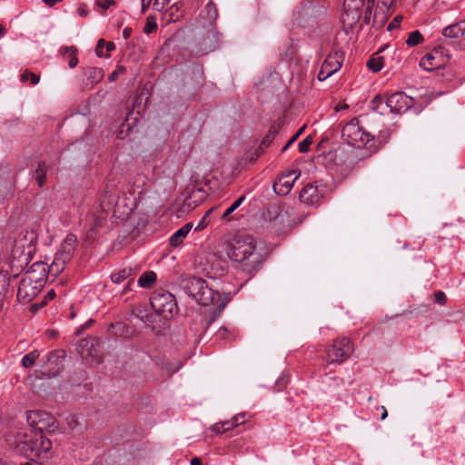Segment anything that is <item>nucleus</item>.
<instances>
[{"mask_svg":"<svg viewBox=\"0 0 465 465\" xmlns=\"http://www.w3.org/2000/svg\"><path fill=\"white\" fill-rule=\"evenodd\" d=\"M26 420L31 427L29 430L43 433L45 430L52 433L57 430L56 419L44 411H29L26 412Z\"/></svg>","mask_w":465,"mask_h":465,"instance_id":"1a4fd4ad","label":"nucleus"},{"mask_svg":"<svg viewBox=\"0 0 465 465\" xmlns=\"http://www.w3.org/2000/svg\"><path fill=\"white\" fill-rule=\"evenodd\" d=\"M381 410L382 411L381 414V420H385L388 416V412H387V410L385 409L384 406H381Z\"/></svg>","mask_w":465,"mask_h":465,"instance_id":"603ef678","label":"nucleus"},{"mask_svg":"<svg viewBox=\"0 0 465 465\" xmlns=\"http://www.w3.org/2000/svg\"><path fill=\"white\" fill-rule=\"evenodd\" d=\"M82 358H87V356L84 355V352H82Z\"/></svg>","mask_w":465,"mask_h":465,"instance_id":"0e129e2a","label":"nucleus"},{"mask_svg":"<svg viewBox=\"0 0 465 465\" xmlns=\"http://www.w3.org/2000/svg\"><path fill=\"white\" fill-rule=\"evenodd\" d=\"M390 137L388 130L380 131L378 134H373V139L368 145L367 149L371 153H376L384 143H386Z\"/></svg>","mask_w":465,"mask_h":465,"instance_id":"6ab92c4d","label":"nucleus"},{"mask_svg":"<svg viewBox=\"0 0 465 465\" xmlns=\"http://www.w3.org/2000/svg\"><path fill=\"white\" fill-rule=\"evenodd\" d=\"M39 351L35 350L27 354H25L22 359V365L25 368H30L32 367L35 361L39 358Z\"/></svg>","mask_w":465,"mask_h":465,"instance_id":"cd10ccee","label":"nucleus"},{"mask_svg":"<svg viewBox=\"0 0 465 465\" xmlns=\"http://www.w3.org/2000/svg\"><path fill=\"white\" fill-rule=\"evenodd\" d=\"M46 5L54 6L55 4L60 3L62 0H42Z\"/></svg>","mask_w":465,"mask_h":465,"instance_id":"09e8293b","label":"nucleus"},{"mask_svg":"<svg viewBox=\"0 0 465 465\" xmlns=\"http://www.w3.org/2000/svg\"><path fill=\"white\" fill-rule=\"evenodd\" d=\"M104 45H105V41L104 39L98 40L96 48H95V53H96L97 56H99V57L104 56L103 49L104 47Z\"/></svg>","mask_w":465,"mask_h":465,"instance_id":"58836bf2","label":"nucleus"},{"mask_svg":"<svg viewBox=\"0 0 465 465\" xmlns=\"http://www.w3.org/2000/svg\"><path fill=\"white\" fill-rule=\"evenodd\" d=\"M38 282L37 280L34 279L33 275L26 274L20 281L18 290H17V297L19 300L31 302L40 292V286L36 285Z\"/></svg>","mask_w":465,"mask_h":465,"instance_id":"4468645a","label":"nucleus"},{"mask_svg":"<svg viewBox=\"0 0 465 465\" xmlns=\"http://www.w3.org/2000/svg\"><path fill=\"white\" fill-rule=\"evenodd\" d=\"M343 141L355 147L367 146L373 139V134L364 130L359 124L358 119L354 118L347 123L341 131Z\"/></svg>","mask_w":465,"mask_h":465,"instance_id":"39448f33","label":"nucleus"},{"mask_svg":"<svg viewBox=\"0 0 465 465\" xmlns=\"http://www.w3.org/2000/svg\"><path fill=\"white\" fill-rule=\"evenodd\" d=\"M104 46L106 47V50L109 53L112 52L113 50H114V48H115V45L113 42H105Z\"/></svg>","mask_w":465,"mask_h":465,"instance_id":"de8ad7c7","label":"nucleus"},{"mask_svg":"<svg viewBox=\"0 0 465 465\" xmlns=\"http://www.w3.org/2000/svg\"><path fill=\"white\" fill-rule=\"evenodd\" d=\"M245 200V196L239 197L226 211L223 213L222 218L226 219L232 214Z\"/></svg>","mask_w":465,"mask_h":465,"instance_id":"2f4dec72","label":"nucleus"},{"mask_svg":"<svg viewBox=\"0 0 465 465\" xmlns=\"http://www.w3.org/2000/svg\"><path fill=\"white\" fill-rule=\"evenodd\" d=\"M371 108L380 114H384L389 106H387V101L384 103L383 98L378 94L371 100Z\"/></svg>","mask_w":465,"mask_h":465,"instance_id":"b1692460","label":"nucleus"},{"mask_svg":"<svg viewBox=\"0 0 465 465\" xmlns=\"http://www.w3.org/2000/svg\"><path fill=\"white\" fill-rule=\"evenodd\" d=\"M222 425L221 427L223 428V430L225 432V431H229L231 430H232L233 428L237 427L234 422H232V420H224V421H222L221 422Z\"/></svg>","mask_w":465,"mask_h":465,"instance_id":"e433bc0d","label":"nucleus"},{"mask_svg":"<svg viewBox=\"0 0 465 465\" xmlns=\"http://www.w3.org/2000/svg\"><path fill=\"white\" fill-rule=\"evenodd\" d=\"M434 301L440 305H444L447 302V296L443 292L438 291L434 293Z\"/></svg>","mask_w":465,"mask_h":465,"instance_id":"f704fd0d","label":"nucleus"},{"mask_svg":"<svg viewBox=\"0 0 465 465\" xmlns=\"http://www.w3.org/2000/svg\"><path fill=\"white\" fill-rule=\"evenodd\" d=\"M5 34L6 29L3 25H0V37L4 36Z\"/></svg>","mask_w":465,"mask_h":465,"instance_id":"bf43d9fd","label":"nucleus"},{"mask_svg":"<svg viewBox=\"0 0 465 465\" xmlns=\"http://www.w3.org/2000/svg\"><path fill=\"white\" fill-rule=\"evenodd\" d=\"M85 75L92 86L98 84L104 77L103 70L97 67H89L85 70Z\"/></svg>","mask_w":465,"mask_h":465,"instance_id":"4be33fe9","label":"nucleus"},{"mask_svg":"<svg viewBox=\"0 0 465 465\" xmlns=\"http://www.w3.org/2000/svg\"><path fill=\"white\" fill-rule=\"evenodd\" d=\"M182 290L203 306L215 305L223 310L229 302L228 295L213 290L206 281L194 276L184 277L180 282Z\"/></svg>","mask_w":465,"mask_h":465,"instance_id":"7ed1b4c3","label":"nucleus"},{"mask_svg":"<svg viewBox=\"0 0 465 465\" xmlns=\"http://www.w3.org/2000/svg\"><path fill=\"white\" fill-rule=\"evenodd\" d=\"M28 79H30L32 84H36L40 81V76L38 74H34V73L28 72V71H25L20 75V80H21V82L25 83Z\"/></svg>","mask_w":465,"mask_h":465,"instance_id":"473e14b6","label":"nucleus"},{"mask_svg":"<svg viewBox=\"0 0 465 465\" xmlns=\"http://www.w3.org/2000/svg\"><path fill=\"white\" fill-rule=\"evenodd\" d=\"M300 176L301 172L299 170H292L288 173L282 174L274 183L273 191L279 195H287Z\"/></svg>","mask_w":465,"mask_h":465,"instance_id":"dca6fc26","label":"nucleus"},{"mask_svg":"<svg viewBox=\"0 0 465 465\" xmlns=\"http://www.w3.org/2000/svg\"><path fill=\"white\" fill-rule=\"evenodd\" d=\"M32 308H34V309H37V306H35V305H32Z\"/></svg>","mask_w":465,"mask_h":465,"instance_id":"774afa93","label":"nucleus"},{"mask_svg":"<svg viewBox=\"0 0 465 465\" xmlns=\"http://www.w3.org/2000/svg\"><path fill=\"white\" fill-rule=\"evenodd\" d=\"M221 425H222L221 422L214 423L213 425L211 426V430L217 434L224 432L223 430V428L221 427Z\"/></svg>","mask_w":465,"mask_h":465,"instance_id":"37998d69","label":"nucleus"},{"mask_svg":"<svg viewBox=\"0 0 465 465\" xmlns=\"http://www.w3.org/2000/svg\"><path fill=\"white\" fill-rule=\"evenodd\" d=\"M192 229V225L190 223L184 224L183 227L178 229L170 238V243L173 247L179 246L183 239L188 235Z\"/></svg>","mask_w":465,"mask_h":465,"instance_id":"412c9836","label":"nucleus"},{"mask_svg":"<svg viewBox=\"0 0 465 465\" xmlns=\"http://www.w3.org/2000/svg\"><path fill=\"white\" fill-rule=\"evenodd\" d=\"M367 66L369 69H371L373 72H379L383 67V60L381 57L371 58L367 62Z\"/></svg>","mask_w":465,"mask_h":465,"instance_id":"c756f323","label":"nucleus"},{"mask_svg":"<svg viewBox=\"0 0 465 465\" xmlns=\"http://www.w3.org/2000/svg\"><path fill=\"white\" fill-rule=\"evenodd\" d=\"M305 126H302L296 134H299V135L303 132Z\"/></svg>","mask_w":465,"mask_h":465,"instance_id":"680f3d73","label":"nucleus"},{"mask_svg":"<svg viewBox=\"0 0 465 465\" xmlns=\"http://www.w3.org/2000/svg\"><path fill=\"white\" fill-rule=\"evenodd\" d=\"M216 45L213 42L210 43V45L205 44V46L203 48H201L197 50V53L200 54H206L209 52H212L215 49Z\"/></svg>","mask_w":465,"mask_h":465,"instance_id":"4c0bfd02","label":"nucleus"},{"mask_svg":"<svg viewBox=\"0 0 465 465\" xmlns=\"http://www.w3.org/2000/svg\"><path fill=\"white\" fill-rule=\"evenodd\" d=\"M131 34H132V29L130 27H125L123 30V36L126 40L131 36Z\"/></svg>","mask_w":465,"mask_h":465,"instance_id":"49530a36","label":"nucleus"},{"mask_svg":"<svg viewBox=\"0 0 465 465\" xmlns=\"http://www.w3.org/2000/svg\"><path fill=\"white\" fill-rule=\"evenodd\" d=\"M380 2L384 5L385 7H390L393 4L394 0H380Z\"/></svg>","mask_w":465,"mask_h":465,"instance_id":"3c124183","label":"nucleus"},{"mask_svg":"<svg viewBox=\"0 0 465 465\" xmlns=\"http://www.w3.org/2000/svg\"><path fill=\"white\" fill-rule=\"evenodd\" d=\"M151 3H152V0H142V12L143 13H145L147 11Z\"/></svg>","mask_w":465,"mask_h":465,"instance_id":"a18cd8bd","label":"nucleus"},{"mask_svg":"<svg viewBox=\"0 0 465 465\" xmlns=\"http://www.w3.org/2000/svg\"><path fill=\"white\" fill-rule=\"evenodd\" d=\"M342 62L343 56L341 53L336 51L328 54L318 73V80L324 81L338 72L342 65Z\"/></svg>","mask_w":465,"mask_h":465,"instance_id":"ddd939ff","label":"nucleus"},{"mask_svg":"<svg viewBox=\"0 0 465 465\" xmlns=\"http://www.w3.org/2000/svg\"><path fill=\"white\" fill-rule=\"evenodd\" d=\"M156 27H157V25H156L155 22H151L148 20L144 26L143 32L145 34H151L156 29Z\"/></svg>","mask_w":465,"mask_h":465,"instance_id":"ea45409f","label":"nucleus"},{"mask_svg":"<svg viewBox=\"0 0 465 465\" xmlns=\"http://www.w3.org/2000/svg\"><path fill=\"white\" fill-rule=\"evenodd\" d=\"M424 42V37L419 30L411 31L406 39L409 47H414Z\"/></svg>","mask_w":465,"mask_h":465,"instance_id":"a878e982","label":"nucleus"},{"mask_svg":"<svg viewBox=\"0 0 465 465\" xmlns=\"http://www.w3.org/2000/svg\"><path fill=\"white\" fill-rule=\"evenodd\" d=\"M446 50L442 46L434 48L430 53L425 54L420 61V66L426 71H432L444 67L449 60Z\"/></svg>","mask_w":465,"mask_h":465,"instance_id":"f8f14e48","label":"nucleus"},{"mask_svg":"<svg viewBox=\"0 0 465 465\" xmlns=\"http://www.w3.org/2000/svg\"><path fill=\"white\" fill-rule=\"evenodd\" d=\"M354 351L353 344L350 338L340 337L333 341L326 350V364H341L346 361Z\"/></svg>","mask_w":465,"mask_h":465,"instance_id":"423d86ee","label":"nucleus"},{"mask_svg":"<svg viewBox=\"0 0 465 465\" xmlns=\"http://www.w3.org/2000/svg\"><path fill=\"white\" fill-rule=\"evenodd\" d=\"M413 105V99L402 92L392 94L387 99V106L392 114H402Z\"/></svg>","mask_w":465,"mask_h":465,"instance_id":"2eb2a0df","label":"nucleus"},{"mask_svg":"<svg viewBox=\"0 0 465 465\" xmlns=\"http://www.w3.org/2000/svg\"><path fill=\"white\" fill-rule=\"evenodd\" d=\"M228 257L242 264V269L250 273H255L265 260L262 250H258L256 242L250 235L235 237L228 246Z\"/></svg>","mask_w":465,"mask_h":465,"instance_id":"f03ea898","label":"nucleus"},{"mask_svg":"<svg viewBox=\"0 0 465 465\" xmlns=\"http://www.w3.org/2000/svg\"><path fill=\"white\" fill-rule=\"evenodd\" d=\"M215 335L218 339L225 341H230L235 337L234 331L228 330L226 327L220 328Z\"/></svg>","mask_w":465,"mask_h":465,"instance_id":"c85d7f7f","label":"nucleus"},{"mask_svg":"<svg viewBox=\"0 0 465 465\" xmlns=\"http://www.w3.org/2000/svg\"><path fill=\"white\" fill-rule=\"evenodd\" d=\"M76 242L77 239L74 234H68L65 237L58 252L55 253L53 262L48 268L51 274L55 276L64 271L65 264L74 255Z\"/></svg>","mask_w":465,"mask_h":465,"instance_id":"0eeeda50","label":"nucleus"},{"mask_svg":"<svg viewBox=\"0 0 465 465\" xmlns=\"http://www.w3.org/2000/svg\"><path fill=\"white\" fill-rule=\"evenodd\" d=\"M158 5H159V3H158V0H155V2L153 3V6L158 10Z\"/></svg>","mask_w":465,"mask_h":465,"instance_id":"052dcab7","label":"nucleus"},{"mask_svg":"<svg viewBox=\"0 0 465 465\" xmlns=\"http://www.w3.org/2000/svg\"><path fill=\"white\" fill-rule=\"evenodd\" d=\"M55 296V292L54 290H51L50 292H47L46 294V298L49 299V300H52L54 299Z\"/></svg>","mask_w":465,"mask_h":465,"instance_id":"6e6d98bb","label":"nucleus"},{"mask_svg":"<svg viewBox=\"0 0 465 465\" xmlns=\"http://www.w3.org/2000/svg\"><path fill=\"white\" fill-rule=\"evenodd\" d=\"M155 281L156 273L153 271H148L139 277L138 285L142 288H151Z\"/></svg>","mask_w":465,"mask_h":465,"instance_id":"5701e85b","label":"nucleus"},{"mask_svg":"<svg viewBox=\"0 0 465 465\" xmlns=\"http://www.w3.org/2000/svg\"><path fill=\"white\" fill-rule=\"evenodd\" d=\"M298 137H299V134H294V135H293V136H292V137L288 141V143L283 146V148H282V152L286 151V150L289 148V146H290L292 143H294V141H296V139H297Z\"/></svg>","mask_w":465,"mask_h":465,"instance_id":"c03bdc74","label":"nucleus"},{"mask_svg":"<svg viewBox=\"0 0 465 465\" xmlns=\"http://www.w3.org/2000/svg\"><path fill=\"white\" fill-rule=\"evenodd\" d=\"M82 342H84L86 346L88 345V342L86 341H83Z\"/></svg>","mask_w":465,"mask_h":465,"instance_id":"69168bd1","label":"nucleus"},{"mask_svg":"<svg viewBox=\"0 0 465 465\" xmlns=\"http://www.w3.org/2000/svg\"><path fill=\"white\" fill-rule=\"evenodd\" d=\"M60 54L64 58H68V65L70 68H74L78 64L77 53L78 50L75 46H62L60 48Z\"/></svg>","mask_w":465,"mask_h":465,"instance_id":"aec40b11","label":"nucleus"},{"mask_svg":"<svg viewBox=\"0 0 465 465\" xmlns=\"http://www.w3.org/2000/svg\"><path fill=\"white\" fill-rule=\"evenodd\" d=\"M114 4H115V2L114 0H104V1L99 2L98 5L100 6L101 9L106 10L110 6L114 5Z\"/></svg>","mask_w":465,"mask_h":465,"instance_id":"a19ab883","label":"nucleus"},{"mask_svg":"<svg viewBox=\"0 0 465 465\" xmlns=\"http://www.w3.org/2000/svg\"><path fill=\"white\" fill-rule=\"evenodd\" d=\"M46 166L43 163H38V166L35 172V179L37 182L39 187H42L45 183Z\"/></svg>","mask_w":465,"mask_h":465,"instance_id":"bb28decb","label":"nucleus"},{"mask_svg":"<svg viewBox=\"0 0 465 465\" xmlns=\"http://www.w3.org/2000/svg\"><path fill=\"white\" fill-rule=\"evenodd\" d=\"M459 23L461 28L462 36H465V20L460 21Z\"/></svg>","mask_w":465,"mask_h":465,"instance_id":"4d7b16f0","label":"nucleus"},{"mask_svg":"<svg viewBox=\"0 0 465 465\" xmlns=\"http://www.w3.org/2000/svg\"><path fill=\"white\" fill-rule=\"evenodd\" d=\"M135 207V198L132 194L123 193L122 196H119L115 184L107 183L100 191L93 207L91 226L93 229L100 226L101 221L105 218L106 213L111 209H114L115 216L125 219L129 217Z\"/></svg>","mask_w":465,"mask_h":465,"instance_id":"f257e3e1","label":"nucleus"},{"mask_svg":"<svg viewBox=\"0 0 465 465\" xmlns=\"http://www.w3.org/2000/svg\"><path fill=\"white\" fill-rule=\"evenodd\" d=\"M6 440L19 455L31 460L46 454L52 448L49 439L45 438L43 433L33 430L18 431L15 436H8Z\"/></svg>","mask_w":465,"mask_h":465,"instance_id":"20e7f679","label":"nucleus"},{"mask_svg":"<svg viewBox=\"0 0 465 465\" xmlns=\"http://www.w3.org/2000/svg\"><path fill=\"white\" fill-rule=\"evenodd\" d=\"M205 11L207 13V17L210 21L213 22L218 16V11L216 9L215 5L213 1H209L205 5Z\"/></svg>","mask_w":465,"mask_h":465,"instance_id":"7c9ffc66","label":"nucleus"},{"mask_svg":"<svg viewBox=\"0 0 465 465\" xmlns=\"http://www.w3.org/2000/svg\"><path fill=\"white\" fill-rule=\"evenodd\" d=\"M32 308H34V309H37V306H35V305H32Z\"/></svg>","mask_w":465,"mask_h":465,"instance_id":"338daca9","label":"nucleus"},{"mask_svg":"<svg viewBox=\"0 0 465 465\" xmlns=\"http://www.w3.org/2000/svg\"><path fill=\"white\" fill-rule=\"evenodd\" d=\"M191 465H202V460L199 458H193L191 460Z\"/></svg>","mask_w":465,"mask_h":465,"instance_id":"5fc2aeb1","label":"nucleus"},{"mask_svg":"<svg viewBox=\"0 0 465 465\" xmlns=\"http://www.w3.org/2000/svg\"><path fill=\"white\" fill-rule=\"evenodd\" d=\"M364 0L354 2L344 1V12L341 15V23L347 29H352L360 21L362 15Z\"/></svg>","mask_w":465,"mask_h":465,"instance_id":"9b49d317","label":"nucleus"},{"mask_svg":"<svg viewBox=\"0 0 465 465\" xmlns=\"http://www.w3.org/2000/svg\"><path fill=\"white\" fill-rule=\"evenodd\" d=\"M442 35L447 38H458L460 35L462 36L460 23H455L446 26L442 31Z\"/></svg>","mask_w":465,"mask_h":465,"instance_id":"393cba45","label":"nucleus"},{"mask_svg":"<svg viewBox=\"0 0 465 465\" xmlns=\"http://www.w3.org/2000/svg\"><path fill=\"white\" fill-rule=\"evenodd\" d=\"M312 143V138L311 136H307L302 141L299 143V151L301 153H306L309 151L311 144Z\"/></svg>","mask_w":465,"mask_h":465,"instance_id":"72a5a7b5","label":"nucleus"},{"mask_svg":"<svg viewBox=\"0 0 465 465\" xmlns=\"http://www.w3.org/2000/svg\"><path fill=\"white\" fill-rule=\"evenodd\" d=\"M150 303L157 315L164 320L172 319L177 313L175 297L169 292H156L151 298Z\"/></svg>","mask_w":465,"mask_h":465,"instance_id":"6e6552de","label":"nucleus"},{"mask_svg":"<svg viewBox=\"0 0 465 465\" xmlns=\"http://www.w3.org/2000/svg\"><path fill=\"white\" fill-rule=\"evenodd\" d=\"M327 192V186L322 182H314L306 184L300 193V200L302 203L316 206L324 197Z\"/></svg>","mask_w":465,"mask_h":465,"instance_id":"9d476101","label":"nucleus"},{"mask_svg":"<svg viewBox=\"0 0 465 465\" xmlns=\"http://www.w3.org/2000/svg\"><path fill=\"white\" fill-rule=\"evenodd\" d=\"M37 236L35 231H26L19 235L15 241L16 245H20L22 252L30 255L35 251Z\"/></svg>","mask_w":465,"mask_h":465,"instance_id":"f3484780","label":"nucleus"},{"mask_svg":"<svg viewBox=\"0 0 465 465\" xmlns=\"http://www.w3.org/2000/svg\"><path fill=\"white\" fill-rule=\"evenodd\" d=\"M138 269L135 267H125L119 271L114 272L111 274V280L114 283H122L127 280V286H130L134 282V276L137 273Z\"/></svg>","mask_w":465,"mask_h":465,"instance_id":"a211bd4d","label":"nucleus"},{"mask_svg":"<svg viewBox=\"0 0 465 465\" xmlns=\"http://www.w3.org/2000/svg\"><path fill=\"white\" fill-rule=\"evenodd\" d=\"M232 422H234V424L236 426L240 425V424H243L246 420V413L244 412H242V413H238L236 415H234L232 418Z\"/></svg>","mask_w":465,"mask_h":465,"instance_id":"c9c22d12","label":"nucleus"},{"mask_svg":"<svg viewBox=\"0 0 465 465\" xmlns=\"http://www.w3.org/2000/svg\"><path fill=\"white\" fill-rule=\"evenodd\" d=\"M401 16H396L393 21L388 25V30L391 31L392 30L393 28L399 26L401 21Z\"/></svg>","mask_w":465,"mask_h":465,"instance_id":"79ce46f5","label":"nucleus"},{"mask_svg":"<svg viewBox=\"0 0 465 465\" xmlns=\"http://www.w3.org/2000/svg\"><path fill=\"white\" fill-rule=\"evenodd\" d=\"M90 356L93 358L92 362H95L96 364H98L102 361V359L99 356H96V355L94 356L91 352H90Z\"/></svg>","mask_w":465,"mask_h":465,"instance_id":"864d4df0","label":"nucleus"},{"mask_svg":"<svg viewBox=\"0 0 465 465\" xmlns=\"http://www.w3.org/2000/svg\"><path fill=\"white\" fill-rule=\"evenodd\" d=\"M115 71H118V74H124L125 72V68L122 65L118 66Z\"/></svg>","mask_w":465,"mask_h":465,"instance_id":"13d9d810","label":"nucleus"},{"mask_svg":"<svg viewBox=\"0 0 465 465\" xmlns=\"http://www.w3.org/2000/svg\"><path fill=\"white\" fill-rule=\"evenodd\" d=\"M118 76H119V74H118V71H114V72H112V73H111V74L109 75L108 80H109L110 82H114V81H115V80L117 79V77H118Z\"/></svg>","mask_w":465,"mask_h":465,"instance_id":"8fccbe9b","label":"nucleus"},{"mask_svg":"<svg viewBox=\"0 0 465 465\" xmlns=\"http://www.w3.org/2000/svg\"><path fill=\"white\" fill-rule=\"evenodd\" d=\"M54 357V354L53 353H50L48 356H47V361H50V359Z\"/></svg>","mask_w":465,"mask_h":465,"instance_id":"e2e57ef3","label":"nucleus"}]
</instances>
